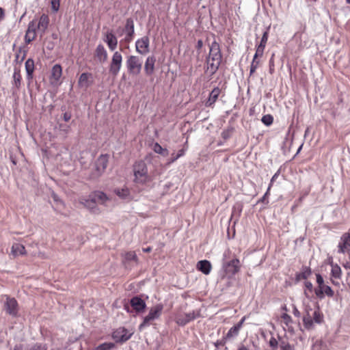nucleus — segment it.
<instances>
[{"label": "nucleus", "instance_id": "nucleus-37", "mask_svg": "<svg viewBox=\"0 0 350 350\" xmlns=\"http://www.w3.org/2000/svg\"><path fill=\"white\" fill-rule=\"evenodd\" d=\"M261 121L266 126H270L273 122V117L270 114H267L262 116Z\"/></svg>", "mask_w": 350, "mask_h": 350}, {"label": "nucleus", "instance_id": "nucleus-19", "mask_svg": "<svg viewBox=\"0 0 350 350\" xmlns=\"http://www.w3.org/2000/svg\"><path fill=\"white\" fill-rule=\"evenodd\" d=\"M155 62H156V59L153 56L148 57L146 59V61L145 65H144V71H145L146 75L150 76L153 74L154 70Z\"/></svg>", "mask_w": 350, "mask_h": 350}, {"label": "nucleus", "instance_id": "nucleus-61", "mask_svg": "<svg viewBox=\"0 0 350 350\" xmlns=\"http://www.w3.org/2000/svg\"><path fill=\"white\" fill-rule=\"evenodd\" d=\"M299 314H300V313H299V310H298L295 307V308H294V314H295V316L299 317Z\"/></svg>", "mask_w": 350, "mask_h": 350}, {"label": "nucleus", "instance_id": "nucleus-43", "mask_svg": "<svg viewBox=\"0 0 350 350\" xmlns=\"http://www.w3.org/2000/svg\"><path fill=\"white\" fill-rule=\"evenodd\" d=\"M149 45H135L137 51L143 54L148 51Z\"/></svg>", "mask_w": 350, "mask_h": 350}, {"label": "nucleus", "instance_id": "nucleus-6", "mask_svg": "<svg viewBox=\"0 0 350 350\" xmlns=\"http://www.w3.org/2000/svg\"><path fill=\"white\" fill-rule=\"evenodd\" d=\"M109 156L107 154H100L96 159L95 162V172L94 175L96 176H101L105 171L108 163H109Z\"/></svg>", "mask_w": 350, "mask_h": 350}, {"label": "nucleus", "instance_id": "nucleus-35", "mask_svg": "<svg viewBox=\"0 0 350 350\" xmlns=\"http://www.w3.org/2000/svg\"><path fill=\"white\" fill-rule=\"evenodd\" d=\"M279 346L281 350H294V347L291 345L286 339H280Z\"/></svg>", "mask_w": 350, "mask_h": 350}, {"label": "nucleus", "instance_id": "nucleus-27", "mask_svg": "<svg viewBox=\"0 0 350 350\" xmlns=\"http://www.w3.org/2000/svg\"><path fill=\"white\" fill-rule=\"evenodd\" d=\"M281 322L286 325L288 330L293 329V319L286 312H283L280 317Z\"/></svg>", "mask_w": 350, "mask_h": 350}, {"label": "nucleus", "instance_id": "nucleus-60", "mask_svg": "<svg viewBox=\"0 0 350 350\" xmlns=\"http://www.w3.org/2000/svg\"><path fill=\"white\" fill-rule=\"evenodd\" d=\"M238 350H248V348L244 345H241Z\"/></svg>", "mask_w": 350, "mask_h": 350}, {"label": "nucleus", "instance_id": "nucleus-25", "mask_svg": "<svg viewBox=\"0 0 350 350\" xmlns=\"http://www.w3.org/2000/svg\"><path fill=\"white\" fill-rule=\"evenodd\" d=\"M96 203L105 204L108 200L107 195L100 191H96L91 193Z\"/></svg>", "mask_w": 350, "mask_h": 350}, {"label": "nucleus", "instance_id": "nucleus-59", "mask_svg": "<svg viewBox=\"0 0 350 350\" xmlns=\"http://www.w3.org/2000/svg\"><path fill=\"white\" fill-rule=\"evenodd\" d=\"M231 253L230 250H226L224 254V257L226 258H227L228 255H229Z\"/></svg>", "mask_w": 350, "mask_h": 350}, {"label": "nucleus", "instance_id": "nucleus-21", "mask_svg": "<svg viewBox=\"0 0 350 350\" xmlns=\"http://www.w3.org/2000/svg\"><path fill=\"white\" fill-rule=\"evenodd\" d=\"M37 29L35 27V25L31 22L29 23L27 30L25 36V42L29 43L33 41L36 36Z\"/></svg>", "mask_w": 350, "mask_h": 350}, {"label": "nucleus", "instance_id": "nucleus-41", "mask_svg": "<svg viewBox=\"0 0 350 350\" xmlns=\"http://www.w3.org/2000/svg\"><path fill=\"white\" fill-rule=\"evenodd\" d=\"M259 65V62L256 59H253V61L252 62L251 66H250V75H253L256 70L257 69L258 66Z\"/></svg>", "mask_w": 350, "mask_h": 350}, {"label": "nucleus", "instance_id": "nucleus-10", "mask_svg": "<svg viewBox=\"0 0 350 350\" xmlns=\"http://www.w3.org/2000/svg\"><path fill=\"white\" fill-rule=\"evenodd\" d=\"M133 333H129L124 327H119L116 329L112 334V338L116 342H124L129 340Z\"/></svg>", "mask_w": 350, "mask_h": 350}, {"label": "nucleus", "instance_id": "nucleus-57", "mask_svg": "<svg viewBox=\"0 0 350 350\" xmlns=\"http://www.w3.org/2000/svg\"><path fill=\"white\" fill-rule=\"evenodd\" d=\"M4 18V11L0 8V21H1Z\"/></svg>", "mask_w": 350, "mask_h": 350}, {"label": "nucleus", "instance_id": "nucleus-39", "mask_svg": "<svg viewBox=\"0 0 350 350\" xmlns=\"http://www.w3.org/2000/svg\"><path fill=\"white\" fill-rule=\"evenodd\" d=\"M265 45H258L254 59H256L258 57H261L263 55Z\"/></svg>", "mask_w": 350, "mask_h": 350}, {"label": "nucleus", "instance_id": "nucleus-2", "mask_svg": "<svg viewBox=\"0 0 350 350\" xmlns=\"http://www.w3.org/2000/svg\"><path fill=\"white\" fill-rule=\"evenodd\" d=\"M134 180L138 185H145L152 181L151 176L148 173V167L146 163L139 161L134 163L133 167Z\"/></svg>", "mask_w": 350, "mask_h": 350}, {"label": "nucleus", "instance_id": "nucleus-40", "mask_svg": "<svg viewBox=\"0 0 350 350\" xmlns=\"http://www.w3.org/2000/svg\"><path fill=\"white\" fill-rule=\"evenodd\" d=\"M220 59H221V55L219 53H217L215 54V57H213V61L215 62V63L213 62L211 64L212 67L215 66V68H214L215 70L217 69V68L219 65Z\"/></svg>", "mask_w": 350, "mask_h": 350}, {"label": "nucleus", "instance_id": "nucleus-31", "mask_svg": "<svg viewBox=\"0 0 350 350\" xmlns=\"http://www.w3.org/2000/svg\"><path fill=\"white\" fill-rule=\"evenodd\" d=\"M123 262H126L131 260H133L135 262L138 261V258L134 251H130L125 252L123 255Z\"/></svg>", "mask_w": 350, "mask_h": 350}, {"label": "nucleus", "instance_id": "nucleus-5", "mask_svg": "<svg viewBox=\"0 0 350 350\" xmlns=\"http://www.w3.org/2000/svg\"><path fill=\"white\" fill-rule=\"evenodd\" d=\"M121 36L122 38L120 42H130L133 40L134 37V22L131 18L126 19L125 25L122 30Z\"/></svg>", "mask_w": 350, "mask_h": 350}, {"label": "nucleus", "instance_id": "nucleus-14", "mask_svg": "<svg viewBox=\"0 0 350 350\" xmlns=\"http://www.w3.org/2000/svg\"><path fill=\"white\" fill-rule=\"evenodd\" d=\"M200 316L198 312L192 311L185 313L183 315H179L176 319V322L180 325H185L190 321L194 320Z\"/></svg>", "mask_w": 350, "mask_h": 350}, {"label": "nucleus", "instance_id": "nucleus-20", "mask_svg": "<svg viewBox=\"0 0 350 350\" xmlns=\"http://www.w3.org/2000/svg\"><path fill=\"white\" fill-rule=\"evenodd\" d=\"M221 93V90L219 88H215L210 93L208 100L205 105L206 107H213L215 103L218 99Z\"/></svg>", "mask_w": 350, "mask_h": 350}, {"label": "nucleus", "instance_id": "nucleus-8", "mask_svg": "<svg viewBox=\"0 0 350 350\" xmlns=\"http://www.w3.org/2000/svg\"><path fill=\"white\" fill-rule=\"evenodd\" d=\"M241 267V262L237 258L223 264V269L226 274L235 275L239 272Z\"/></svg>", "mask_w": 350, "mask_h": 350}, {"label": "nucleus", "instance_id": "nucleus-50", "mask_svg": "<svg viewBox=\"0 0 350 350\" xmlns=\"http://www.w3.org/2000/svg\"><path fill=\"white\" fill-rule=\"evenodd\" d=\"M187 148H183L182 149L179 150L176 155L180 158L185 155V152L187 150Z\"/></svg>", "mask_w": 350, "mask_h": 350}, {"label": "nucleus", "instance_id": "nucleus-52", "mask_svg": "<svg viewBox=\"0 0 350 350\" xmlns=\"http://www.w3.org/2000/svg\"><path fill=\"white\" fill-rule=\"evenodd\" d=\"M71 118V114L68 113V112H66L64 113V116H63V119L64 121L66 122H68Z\"/></svg>", "mask_w": 350, "mask_h": 350}, {"label": "nucleus", "instance_id": "nucleus-23", "mask_svg": "<svg viewBox=\"0 0 350 350\" xmlns=\"http://www.w3.org/2000/svg\"><path fill=\"white\" fill-rule=\"evenodd\" d=\"M312 274V270L310 267L304 266L301 271L295 274L296 280L300 281L301 280L308 279Z\"/></svg>", "mask_w": 350, "mask_h": 350}, {"label": "nucleus", "instance_id": "nucleus-62", "mask_svg": "<svg viewBox=\"0 0 350 350\" xmlns=\"http://www.w3.org/2000/svg\"><path fill=\"white\" fill-rule=\"evenodd\" d=\"M332 283L335 286H339V282L331 278Z\"/></svg>", "mask_w": 350, "mask_h": 350}, {"label": "nucleus", "instance_id": "nucleus-48", "mask_svg": "<svg viewBox=\"0 0 350 350\" xmlns=\"http://www.w3.org/2000/svg\"><path fill=\"white\" fill-rule=\"evenodd\" d=\"M267 36H268L267 31H264L260 44H265L267 42Z\"/></svg>", "mask_w": 350, "mask_h": 350}, {"label": "nucleus", "instance_id": "nucleus-45", "mask_svg": "<svg viewBox=\"0 0 350 350\" xmlns=\"http://www.w3.org/2000/svg\"><path fill=\"white\" fill-rule=\"evenodd\" d=\"M51 8L54 12H57L59 8V0H51Z\"/></svg>", "mask_w": 350, "mask_h": 350}, {"label": "nucleus", "instance_id": "nucleus-24", "mask_svg": "<svg viewBox=\"0 0 350 350\" xmlns=\"http://www.w3.org/2000/svg\"><path fill=\"white\" fill-rule=\"evenodd\" d=\"M34 68V61L32 59H28L25 62V70L27 72V78L29 81L32 80L33 78Z\"/></svg>", "mask_w": 350, "mask_h": 350}, {"label": "nucleus", "instance_id": "nucleus-51", "mask_svg": "<svg viewBox=\"0 0 350 350\" xmlns=\"http://www.w3.org/2000/svg\"><path fill=\"white\" fill-rule=\"evenodd\" d=\"M178 159H179V157L176 154H174V153L172 154V157L170 158V161L168 162V164H171L175 162Z\"/></svg>", "mask_w": 350, "mask_h": 350}, {"label": "nucleus", "instance_id": "nucleus-36", "mask_svg": "<svg viewBox=\"0 0 350 350\" xmlns=\"http://www.w3.org/2000/svg\"><path fill=\"white\" fill-rule=\"evenodd\" d=\"M115 347L113 342H104L98 345L95 350H111Z\"/></svg>", "mask_w": 350, "mask_h": 350}, {"label": "nucleus", "instance_id": "nucleus-3", "mask_svg": "<svg viewBox=\"0 0 350 350\" xmlns=\"http://www.w3.org/2000/svg\"><path fill=\"white\" fill-rule=\"evenodd\" d=\"M316 282L317 286L314 289V292L317 298L322 299L325 296L332 297L334 295V290L324 281L323 276L320 273H316Z\"/></svg>", "mask_w": 350, "mask_h": 350}, {"label": "nucleus", "instance_id": "nucleus-15", "mask_svg": "<svg viewBox=\"0 0 350 350\" xmlns=\"http://www.w3.org/2000/svg\"><path fill=\"white\" fill-rule=\"evenodd\" d=\"M31 23L35 25L38 32L43 33L48 27L49 17L46 14H42L38 21L33 20Z\"/></svg>", "mask_w": 350, "mask_h": 350}, {"label": "nucleus", "instance_id": "nucleus-63", "mask_svg": "<svg viewBox=\"0 0 350 350\" xmlns=\"http://www.w3.org/2000/svg\"><path fill=\"white\" fill-rule=\"evenodd\" d=\"M281 309L284 311V312H287V308L286 305L282 306Z\"/></svg>", "mask_w": 350, "mask_h": 350}, {"label": "nucleus", "instance_id": "nucleus-49", "mask_svg": "<svg viewBox=\"0 0 350 350\" xmlns=\"http://www.w3.org/2000/svg\"><path fill=\"white\" fill-rule=\"evenodd\" d=\"M148 44V38L147 37H144L142 39H139L135 42V44Z\"/></svg>", "mask_w": 350, "mask_h": 350}, {"label": "nucleus", "instance_id": "nucleus-42", "mask_svg": "<svg viewBox=\"0 0 350 350\" xmlns=\"http://www.w3.org/2000/svg\"><path fill=\"white\" fill-rule=\"evenodd\" d=\"M227 339L224 336L223 337V338H221V340H217L215 342H214V346L217 348V349H219L220 347H224L226 345V342H227Z\"/></svg>", "mask_w": 350, "mask_h": 350}, {"label": "nucleus", "instance_id": "nucleus-13", "mask_svg": "<svg viewBox=\"0 0 350 350\" xmlns=\"http://www.w3.org/2000/svg\"><path fill=\"white\" fill-rule=\"evenodd\" d=\"M62 75V68L59 64H55L53 66L49 77V81L53 85L60 84V79Z\"/></svg>", "mask_w": 350, "mask_h": 350}, {"label": "nucleus", "instance_id": "nucleus-55", "mask_svg": "<svg viewBox=\"0 0 350 350\" xmlns=\"http://www.w3.org/2000/svg\"><path fill=\"white\" fill-rule=\"evenodd\" d=\"M343 267L347 269H350V257L349 259L343 264Z\"/></svg>", "mask_w": 350, "mask_h": 350}, {"label": "nucleus", "instance_id": "nucleus-38", "mask_svg": "<svg viewBox=\"0 0 350 350\" xmlns=\"http://www.w3.org/2000/svg\"><path fill=\"white\" fill-rule=\"evenodd\" d=\"M105 42L107 44H117V40L114 35L111 32H107L105 36Z\"/></svg>", "mask_w": 350, "mask_h": 350}, {"label": "nucleus", "instance_id": "nucleus-12", "mask_svg": "<svg viewBox=\"0 0 350 350\" xmlns=\"http://www.w3.org/2000/svg\"><path fill=\"white\" fill-rule=\"evenodd\" d=\"M338 252L345 254L350 252V232L344 233L338 245Z\"/></svg>", "mask_w": 350, "mask_h": 350}, {"label": "nucleus", "instance_id": "nucleus-29", "mask_svg": "<svg viewBox=\"0 0 350 350\" xmlns=\"http://www.w3.org/2000/svg\"><path fill=\"white\" fill-rule=\"evenodd\" d=\"M114 192L121 199L126 200L130 198V191L127 187L116 189Z\"/></svg>", "mask_w": 350, "mask_h": 350}, {"label": "nucleus", "instance_id": "nucleus-53", "mask_svg": "<svg viewBox=\"0 0 350 350\" xmlns=\"http://www.w3.org/2000/svg\"><path fill=\"white\" fill-rule=\"evenodd\" d=\"M219 45H211L210 46V55L213 52V51H218Z\"/></svg>", "mask_w": 350, "mask_h": 350}, {"label": "nucleus", "instance_id": "nucleus-4", "mask_svg": "<svg viewBox=\"0 0 350 350\" xmlns=\"http://www.w3.org/2000/svg\"><path fill=\"white\" fill-rule=\"evenodd\" d=\"M163 305L158 304L152 307L147 316L144 318L143 322L139 325V329L142 330L144 327L150 325L151 322L155 319H158L163 312Z\"/></svg>", "mask_w": 350, "mask_h": 350}, {"label": "nucleus", "instance_id": "nucleus-44", "mask_svg": "<svg viewBox=\"0 0 350 350\" xmlns=\"http://www.w3.org/2000/svg\"><path fill=\"white\" fill-rule=\"evenodd\" d=\"M269 346L273 349H276L278 345H279V342L273 337H271L270 340H269Z\"/></svg>", "mask_w": 350, "mask_h": 350}, {"label": "nucleus", "instance_id": "nucleus-30", "mask_svg": "<svg viewBox=\"0 0 350 350\" xmlns=\"http://www.w3.org/2000/svg\"><path fill=\"white\" fill-rule=\"evenodd\" d=\"M331 276L336 279H340L342 275V271L340 267L337 264H331Z\"/></svg>", "mask_w": 350, "mask_h": 350}, {"label": "nucleus", "instance_id": "nucleus-34", "mask_svg": "<svg viewBox=\"0 0 350 350\" xmlns=\"http://www.w3.org/2000/svg\"><path fill=\"white\" fill-rule=\"evenodd\" d=\"M153 150L156 153L160 154L163 156H167L169 153L166 148H163L162 146L157 142L154 144Z\"/></svg>", "mask_w": 350, "mask_h": 350}, {"label": "nucleus", "instance_id": "nucleus-22", "mask_svg": "<svg viewBox=\"0 0 350 350\" xmlns=\"http://www.w3.org/2000/svg\"><path fill=\"white\" fill-rule=\"evenodd\" d=\"M211 264L208 260H200L197 264V269L205 275L210 273L211 271Z\"/></svg>", "mask_w": 350, "mask_h": 350}, {"label": "nucleus", "instance_id": "nucleus-26", "mask_svg": "<svg viewBox=\"0 0 350 350\" xmlns=\"http://www.w3.org/2000/svg\"><path fill=\"white\" fill-rule=\"evenodd\" d=\"M79 202L88 208H94L96 204L92 194L90 195L89 198H81Z\"/></svg>", "mask_w": 350, "mask_h": 350}, {"label": "nucleus", "instance_id": "nucleus-54", "mask_svg": "<svg viewBox=\"0 0 350 350\" xmlns=\"http://www.w3.org/2000/svg\"><path fill=\"white\" fill-rule=\"evenodd\" d=\"M33 350H46L45 345H38L35 346Z\"/></svg>", "mask_w": 350, "mask_h": 350}, {"label": "nucleus", "instance_id": "nucleus-11", "mask_svg": "<svg viewBox=\"0 0 350 350\" xmlns=\"http://www.w3.org/2000/svg\"><path fill=\"white\" fill-rule=\"evenodd\" d=\"M4 308L7 313L16 317L18 312V304L16 299L6 295V301L4 304Z\"/></svg>", "mask_w": 350, "mask_h": 350}, {"label": "nucleus", "instance_id": "nucleus-58", "mask_svg": "<svg viewBox=\"0 0 350 350\" xmlns=\"http://www.w3.org/2000/svg\"><path fill=\"white\" fill-rule=\"evenodd\" d=\"M151 251H152V247H150L143 248V252H144L146 253L150 252Z\"/></svg>", "mask_w": 350, "mask_h": 350}, {"label": "nucleus", "instance_id": "nucleus-28", "mask_svg": "<svg viewBox=\"0 0 350 350\" xmlns=\"http://www.w3.org/2000/svg\"><path fill=\"white\" fill-rule=\"evenodd\" d=\"M12 253L14 256L25 255L26 254V250L23 245L14 243L12 247Z\"/></svg>", "mask_w": 350, "mask_h": 350}, {"label": "nucleus", "instance_id": "nucleus-33", "mask_svg": "<svg viewBox=\"0 0 350 350\" xmlns=\"http://www.w3.org/2000/svg\"><path fill=\"white\" fill-rule=\"evenodd\" d=\"M14 83L16 88H19L21 84L22 77L21 75V70L19 68H14L13 75Z\"/></svg>", "mask_w": 350, "mask_h": 350}, {"label": "nucleus", "instance_id": "nucleus-7", "mask_svg": "<svg viewBox=\"0 0 350 350\" xmlns=\"http://www.w3.org/2000/svg\"><path fill=\"white\" fill-rule=\"evenodd\" d=\"M122 57L120 53L116 51L114 53L109 66V73L113 77H116L122 66Z\"/></svg>", "mask_w": 350, "mask_h": 350}, {"label": "nucleus", "instance_id": "nucleus-9", "mask_svg": "<svg viewBox=\"0 0 350 350\" xmlns=\"http://www.w3.org/2000/svg\"><path fill=\"white\" fill-rule=\"evenodd\" d=\"M128 70L133 75H138L141 72L142 63L136 56H130L126 62Z\"/></svg>", "mask_w": 350, "mask_h": 350}, {"label": "nucleus", "instance_id": "nucleus-18", "mask_svg": "<svg viewBox=\"0 0 350 350\" xmlns=\"http://www.w3.org/2000/svg\"><path fill=\"white\" fill-rule=\"evenodd\" d=\"M92 79V75L91 73L83 72L79 77L78 81V85L81 88H87L91 84V79Z\"/></svg>", "mask_w": 350, "mask_h": 350}, {"label": "nucleus", "instance_id": "nucleus-17", "mask_svg": "<svg viewBox=\"0 0 350 350\" xmlns=\"http://www.w3.org/2000/svg\"><path fill=\"white\" fill-rule=\"evenodd\" d=\"M245 319V317H243L237 324H236L229 329V331L225 336L227 340L236 337L239 335V331L243 326Z\"/></svg>", "mask_w": 350, "mask_h": 350}, {"label": "nucleus", "instance_id": "nucleus-47", "mask_svg": "<svg viewBox=\"0 0 350 350\" xmlns=\"http://www.w3.org/2000/svg\"><path fill=\"white\" fill-rule=\"evenodd\" d=\"M278 173H275V174L272 176V178H271V183H270V184H269V187H268V189H267V192L265 193V195H268V193H269V191H270V189H271V187H272L273 183V181H275V180L276 179V178L278 177Z\"/></svg>", "mask_w": 350, "mask_h": 350}, {"label": "nucleus", "instance_id": "nucleus-56", "mask_svg": "<svg viewBox=\"0 0 350 350\" xmlns=\"http://www.w3.org/2000/svg\"><path fill=\"white\" fill-rule=\"evenodd\" d=\"M13 350H23V346L21 345H15Z\"/></svg>", "mask_w": 350, "mask_h": 350}, {"label": "nucleus", "instance_id": "nucleus-64", "mask_svg": "<svg viewBox=\"0 0 350 350\" xmlns=\"http://www.w3.org/2000/svg\"><path fill=\"white\" fill-rule=\"evenodd\" d=\"M222 137H223V138H224V139H226V138H227V134L226 133V132H223V133H222Z\"/></svg>", "mask_w": 350, "mask_h": 350}, {"label": "nucleus", "instance_id": "nucleus-32", "mask_svg": "<svg viewBox=\"0 0 350 350\" xmlns=\"http://www.w3.org/2000/svg\"><path fill=\"white\" fill-rule=\"evenodd\" d=\"M96 57L100 62H104L107 59V54L102 45H98L96 51Z\"/></svg>", "mask_w": 350, "mask_h": 350}, {"label": "nucleus", "instance_id": "nucleus-46", "mask_svg": "<svg viewBox=\"0 0 350 350\" xmlns=\"http://www.w3.org/2000/svg\"><path fill=\"white\" fill-rule=\"evenodd\" d=\"M304 286L306 288V290H308L310 293L314 291V289L312 282H310V281L305 282Z\"/></svg>", "mask_w": 350, "mask_h": 350}, {"label": "nucleus", "instance_id": "nucleus-16", "mask_svg": "<svg viewBox=\"0 0 350 350\" xmlns=\"http://www.w3.org/2000/svg\"><path fill=\"white\" fill-rule=\"evenodd\" d=\"M130 304L137 313L143 312L146 306L145 301L138 296L133 297L130 300Z\"/></svg>", "mask_w": 350, "mask_h": 350}, {"label": "nucleus", "instance_id": "nucleus-1", "mask_svg": "<svg viewBox=\"0 0 350 350\" xmlns=\"http://www.w3.org/2000/svg\"><path fill=\"white\" fill-rule=\"evenodd\" d=\"M324 321V316L319 307L308 308L303 317V325L306 329H313L316 324H321Z\"/></svg>", "mask_w": 350, "mask_h": 350}]
</instances>
